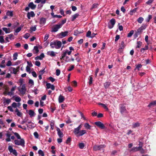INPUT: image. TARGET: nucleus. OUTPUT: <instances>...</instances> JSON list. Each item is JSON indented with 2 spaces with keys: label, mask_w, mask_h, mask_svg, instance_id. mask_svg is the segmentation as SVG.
<instances>
[{
  "label": "nucleus",
  "mask_w": 156,
  "mask_h": 156,
  "mask_svg": "<svg viewBox=\"0 0 156 156\" xmlns=\"http://www.w3.org/2000/svg\"><path fill=\"white\" fill-rule=\"evenodd\" d=\"M6 15L10 17H12L13 15L12 11H8L6 13Z\"/></svg>",
  "instance_id": "35"
},
{
  "label": "nucleus",
  "mask_w": 156,
  "mask_h": 156,
  "mask_svg": "<svg viewBox=\"0 0 156 156\" xmlns=\"http://www.w3.org/2000/svg\"><path fill=\"white\" fill-rule=\"evenodd\" d=\"M143 143L141 142H139V147H133L132 149V151H140L141 153H144L146 152V151H145L142 148Z\"/></svg>",
  "instance_id": "2"
},
{
  "label": "nucleus",
  "mask_w": 156,
  "mask_h": 156,
  "mask_svg": "<svg viewBox=\"0 0 156 156\" xmlns=\"http://www.w3.org/2000/svg\"><path fill=\"white\" fill-rule=\"evenodd\" d=\"M110 23L108 24V27L109 29L112 28L115 23V21L114 19H112L110 20Z\"/></svg>",
  "instance_id": "10"
},
{
  "label": "nucleus",
  "mask_w": 156,
  "mask_h": 156,
  "mask_svg": "<svg viewBox=\"0 0 156 156\" xmlns=\"http://www.w3.org/2000/svg\"><path fill=\"white\" fill-rule=\"evenodd\" d=\"M61 60H63L65 61L66 62H69L70 61V59L68 56L66 55L64 56L63 58H62V55H61V57L60 58Z\"/></svg>",
  "instance_id": "26"
},
{
  "label": "nucleus",
  "mask_w": 156,
  "mask_h": 156,
  "mask_svg": "<svg viewBox=\"0 0 156 156\" xmlns=\"http://www.w3.org/2000/svg\"><path fill=\"white\" fill-rule=\"evenodd\" d=\"M110 82H106L104 84V86L105 88H108L110 84Z\"/></svg>",
  "instance_id": "43"
},
{
  "label": "nucleus",
  "mask_w": 156,
  "mask_h": 156,
  "mask_svg": "<svg viewBox=\"0 0 156 156\" xmlns=\"http://www.w3.org/2000/svg\"><path fill=\"white\" fill-rule=\"evenodd\" d=\"M137 8H136L131 10L129 12L130 15H133V13H135L137 11Z\"/></svg>",
  "instance_id": "36"
},
{
  "label": "nucleus",
  "mask_w": 156,
  "mask_h": 156,
  "mask_svg": "<svg viewBox=\"0 0 156 156\" xmlns=\"http://www.w3.org/2000/svg\"><path fill=\"white\" fill-rule=\"evenodd\" d=\"M93 81V78L91 76H90V79L89 81V85H91Z\"/></svg>",
  "instance_id": "63"
},
{
  "label": "nucleus",
  "mask_w": 156,
  "mask_h": 156,
  "mask_svg": "<svg viewBox=\"0 0 156 156\" xmlns=\"http://www.w3.org/2000/svg\"><path fill=\"white\" fill-rule=\"evenodd\" d=\"M62 45V42L60 41H54L50 43V46L52 48H60Z\"/></svg>",
  "instance_id": "1"
},
{
  "label": "nucleus",
  "mask_w": 156,
  "mask_h": 156,
  "mask_svg": "<svg viewBox=\"0 0 156 156\" xmlns=\"http://www.w3.org/2000/svg\"><path fill=\"white\" fill-rule=\"evenodd\" d=\"M18 56V54L16 53H15L13 55V60L15 61L17 59Z\"/></svg>",
  "instance_id": "48"
},
{
  "label": "nucleus",
  "mask_w": 156,
  "mask_h": 156,
  "mask_svg": "<svg viewBox=\"0 0 156 156\" xmlns=\"http://www.w3.org/2000/svg\"><path fill=\"white\" fill-rule=\"evenodd\" d=\"M46 86L47 88L48 89L51 88L52 90H54L55 89L54 86L53 85L51 84L50 83H47L46 84Z\"/></svg>",
  "instance_id": "21"
},
{
  "label": "nucleus",
  "mask_w": 156,
  "mask_h": 156,
  "mask_svg": "<svg viewBox=\"0 0 156 156\" xmlns=\"http://www.w3.org/2000/svg\"><path fill=\"white\" fill-rule=\"evenodd\" d=\"M15 112L16 113L17 115L19 117H21L22 116V113L20 112L17 108H16Z\"/></svg>",
  "instance_id": "27"
},
{
  "label": "nucleus",
  "mask_w": 156,
  "mask_h": 156,
  "mask_svg": "<svg viewBox=\"0 0 156 156\" xmlns=\"http://www.w3.org/2000/svg\"><path fill=\"white\" fill-rule=\"evenodd\" d=\"M57 133L58 135L60 138L62 137L63 136V134L62 132L58 128H57Z\"/></svg>",
  "instance_id": "22"
},
{
  "label": "nucleus",
  "mask_w": 156,
  "mask_h": 156,
  "mask_svg": "<svg viewBox=\"0 0 156 156\" xmlns=\"http://www.w3.org/2000/svg\"><path fill=\"white\" fill-rule=\"evenodd\" d=\"M35 16V14L33 11L28 12L27 14V16L29 19H30L31 17H33Z\"/></svg>",
  "instance_id": "15"
},
{
  "label": "nucleus",
  "mask_w": 156,
  "mask_h": 156,
  "mask_svg": "<svg viewBox=\"0 0 156 156\" xmlns=\"http://www.w3.org/2000/svg\"><path fill=\"white\" fill-rule=\"evenodd\" d=\"M46 21V20L45 18H42L40 19V23L41 25H43L45 23Z\"/></svg>",
  "instance_id": "31"
},
{
  "label": "nucleus",
  "mask_w": 156,
  "mask_h": 156,
  "mask_svg": "<svg viewBox=\"0 0 156 156\" xmlns=\"http://www.w3.org/2000/svg\"><path fill=\"white\" fill-rule=\"evenodd\" d=\"M14 134L18 139H21V138L20 136V135L18 133H14Z\"/></svg>",
  "instance_id": "53"
},
{
  "label": "nucleus",
  "mask_w": 156,
  "mask_h": 156,
  "mask_svg": "<svg viewBox=\"0 0 156 156\" xmlns=\"http://www.w3.org/2000/svg\"><path fill=\"white\" fill-rule=\"evenodd\" d=\"M30 34L27 33L24 35V37L25 39H27L30 36Z\"/></svg>",
  "instance_id": "55"
},
{
  "label": "nucleus",
  "mask_w": 156,
  "mask_h": 156,
  "mask_svg": "<svg viewBox=\"0 0 156 156\" xmlns=\"http://www.w3.org/2000/svg\"><path fill=\"white\" fill-rule=\"evenodd\" d=\"M95 124L101 129H104L105 128L104 124L101 122H95Z\"/></svg>",
  "instance_id": "12"
},
{
  "label": "nucleus",
  "mask_w": 156,
  "mask_h": 156,
  "mask_svg": "<svg viewBox=\"0 0 156 156\" xmlns=\"http://www.w3.org/2000/svg\"><path fill=\"white\" fill-rule=\"evenodd\" d=\"M64 97L62 95H60L58 98V101L59 103H61L64 100Z\"/></svg>",
  "instance_id": "30"
},
{
  "label": "nucleus",
  "mask_w": 156,
  "mask_h": 156,
  "mask_svg": "<svg viewBox=\"0 0 156 156\" xmlns=\"http://www.w3.org/2000/svg\"><path fill=\"white\" fill-rule=\"evenodd\" d=\"M28 113L31 117L34 116L35 115L34 112L32 110H30L28 111Z\"/></svg>",
  "instance_id": "29"
},
{
  "label": "nucleus",
  "mask_w": 156,
  "mask_h": 156,
  "mask_svg": "<svg viewBox=\"0 0 156 156\" xmlns=\"http://www.w3.org/2000/svg\"><path fill=\"white\" fill-rule=\"evenodd\" d=\"M37 26L35 25L34 26L31 27L30 28V31L31 32L34 31L36 30Z\"/></svg>",
  "instance_id": "39"
},
{
  "label": "nucleus",
  "mask_w": 156,
  "mask_h": 156,
  "mask_svg": "<svg viewBox=\"0 0 156 156\" xmlns=\"http://www.w3.org/2000/svg\"><path fill=\"white\" fill-rule=\"evenodd\" d=\"M26 70L27 72L29 73H31L30 68V67L28 66H27L26 68Z\"/></svg>",
  "instance_id": "58"
},
{
  "label": "nucleus",
  "mask_w": 156,
  "mask_h": 156,
  "mask_svg": "<svg viewBox=\"0 0 156 156\" xmlns=\"http://www.w3.org/2000/svg\"><path fill=\"white\" fill-rule=\"evenodd\" d=\"M79 146L80 148L82 149L84 147V144L83 143H80L79 144Z\"/></svg>",
  "instance_id": "52"
},
{
  "label": "nucleus",
  "mask_w": 156,
  "mask_h": 156,
  "mask_svg": "<svg viewBox=\"0 0 156 156\" xmlns=\"http://www.w3.org/2000/svg\"><path fill=\"white\" fill-rule=\"evenodd\" d=\"M61 25H59V23L54 25L52 28L51 32H56L61 27Z\"/></svg>",
  "instance_id": "5"
},
{
  "label": "nucleus",
  "mask_w": 156,
  "mask_h": 156,
  "mask_svg": "<svg viewBox=\"0 0 156 156\" xmlns=\"http://www.w3.org/2000/svg\"><path fill=\"white\" fill-rule=\"evenodd\" d=\"M8 149L10 153H12L14 155L16 156L17 155V153L15 149H13L12 146H9Z\"/></svg>",
  "instance_id": "6"
},
{
  "label": "nucleus",
  "mask_w": 156,
  "mask_h": 156,
  "mask_svg": "<svg viewBox=\"0 0 156 156\" xmlns=\"http://www.w3.org/2000/svg\"><path fill=\"white\" fill-rule=\"evenodd\" d=\"M147 27V25L143 24L137 30V33L139 34L143 32V31Z\"/></svg>",
  "instance_id": "9"
},
{
  "label": "nucleus",
  "mask_w": 156,
  "mask_h": 156,
  "mask_svg": "<svg viewBox=\"0 0 156 156\" xmlns=\"http://www.w3.org/2000/svg\"><path fill=\"white\" fill-rule=\"evenodd\" d=\"M152 18V16L151 15H148V17L146 19V21L148 22L150 21V20Z\"/></svg>",
  "instance_id": "46"
},
{
  "label": "nucleus",
  "mask_w": 156,
  "mask_h": 156,
  "mask_svg": "<svg viewBox=\"0 0 156 156\" xmlns=\"http://www.w3.org/2000/svg\"><path fill=\"white\" fill-rule=\"evenodd\" d=\"M34 101L31 100H29L27 101V104L29 105H32L33 104Z\"/></svg>",
  "instance_id": "59"
},
{
  "label": "nucleus",
  "mask_w": 156,
  "mask_h": 156,
  "mask_svg": "<svg viewBox=\"0 0 156 156\" xmlns=\"http://www.w3.org/2000/svg\"><path fill=\"white\" fill-rule=\"evenodd\" d=\"M144 19L142 17H140L137 20L138 22L140 23H141L144 21Z\"/></svg>",
  "instance_id": "44"
},
{
  "label": "nucleus",
  "mask_w": 156,
  "mask_h": 156,
  "mask_svg": "<svg viewBox=\"0 0 156 156\" xmlns=\"http://www.w3.org/2000/svg\"><path fill=\"white\" fill-rule=\"evenodd\" d=\"M78 13H76L72 16V21H74L78 16Z\"/></svg>",
  "instance_id": "40"
},
{
  "label": "nucleus",
  "mask_w": 156,
  "mask_h": 156,
  "mask_svg": "<svg viewBox=\"0 0 156 156\" xmlns=\"http://www.w3.org/2000/svg\"><path fill=\"white\" fill-rule=\"evenodd\" d=\"M38 154L41 155V156H44V152L41 150H40L38 151Z\"/></svg>",
  "instance_id": "50"
},
{
  "label": "nucleus",
  "mask_w": 156,
  "mask_h": 156,
  "mask_svg": "<svg viewBox=\"0 0 156 156\" xmlns=\"http://www.w3.org/2000/svg\"><path fill=\"white\" fill-rule=\"evenodd\" d=\"M87 133L86 130H81L80 131L79 137Z\"/></svg>",
  "instance_id": "32"
},
{
  "label": "nucleus",
  "mask_w": 156,
  "mask_h": 156,
  "mask_svg": "<svg viewBox=\"0 0 156 156\" xmlns=\"http://www.w3.org/2000/svg\"><path fill=\"white\" fill-rule=\"evenodd\" d=\"M5 42L4 37L3 36H0V43H3Z\"/></svg>",
  "instance_id": "54"
},
{
  "label": "nucleus",
  "mask_w": 156,
  "mask_h": 156,
  "mask_svg": "<svg viewBox=\"0 0 156 156\" xmlns=\"http://www.w3.org/2000/svg\"><path fill=\"white\" fill-rule=\"evenodd\" d=\"M28 6L32 9H34L36 5H34L33 2H30L28 5Z\"/></svg>",
  "instance_id": "23"
},
{
  "label": "nucleus",
  "mask_w": 156,
  "mask_h": 156,
  "mask_svg": "<svg viewBox=\"0 0 156 156\" xmlns=\"http://www.w3.org/2000/svg\"><path fill=\"white\" fill-rule=\"evenodd\" d=\"M11 102V100L9 99L6 98H3V103L4 105L9 104Z\"/></svg>",
  "instance_id": "16"
},
{
  "label": "nucleus",
  "mask_w": 156,
  "mask_h": 156,
  "mask_svg": "<svg viewBox=\"0 0 156 156\" xmlns=\"http://www.w3.org/2000/svg\"><path fill=\"white\" fill-rule=\"evenodd\" d=\"M140 123L138 122L134 123L133 124L132 126L133 128H135L139 126Z\"/></svg>",
  "instance_id": "42"
},
{
  "label": "nucleus",
  "mask_w": 156,
  "mask_h": 156,
  "mask_svg": "<svg viewBox=\"0 0 156 156\" xmlns=\"http://www.w3.org/2000/svg\"><path fill=\"white\" fill-rule=\"evenodd\" d=\"M98 6V4L97 3H94L93 4L91 7V9H93L94 8H96Z\"/></svg>",
  "instance_id": "56"
},
{
  "label": "nucleus",
  "mask_w": 156,
  "mask_h": 156,
  "mask_svg": "<svg viewBox=\"0 0 156 156\" xmlns=\"http://www.w3.org/2000/svg\"><path fill=\"white\" fill-rule=\"evenodd\" d=\"M142 44V43L140 41H138L137 42V45L136 48H140Z\"/></svg>",
  "instance_id": "47"
},
{
  "label": "nucleus",
  "mask_w": 156,
  "mask_h": 156,
  "mask_svg": "<svg viewBox=\"0 0 156 156\" xmlns=\"http://www.w3.org/2000/svg\"><path fill=\"white\" fill-rule=\"evenodd\" d=\"M125 45L124 44V42L123 41H122L121 42V45H120V48L121 49H122L124 48L125 47Z\"/></svg>",
  "instance_id": "49"
},
{
  "label": "nucleus",
  "mask_w": 156,
  "mask_h": 156,
  "mask_svg": "<svg viewBox=\"0 0 156 156\" xmlns=\"http://www.w3.org/2000/svg\"><path fill=\"white\" fill-rule=\"evenodd\" d=\"M133 34V30H131L130 32L128 34L127 37H131Z\"/></svg>",
  "instance_id": "60"
},
{
  "label": "nucleus",
  "mask_w": 156,
  "mask_h": 156,
  "mask_svg": "<svg viewBox=\"0 0 156 156\" xmlns=\"http://www.w3.org/2000/svg\"><path fill=\"white\" fill-rule=\"evenodd\" d=\"M23 27V26H21L18 27L14 30V34L15 35H17L18 33L21 30Z\"/></svg>",
  "instance_id": "19"
},
{
  "label": "nucleus",
  "mask_w": 156,
  "mask_h": 156,
  "mask_svg": "<svg viewBox=\"0 0 156 156\" xmlns=\"http://www.w3.org/2000/svg\"><path fill=\"white\" fill-rule=\"evenodd\" d=\"M39 52V50L37 46H34V53H37Z\"/></svg>",
  "instance_id": "45"
},
{
  "label": "nucleus",
  "mask_w": 156,
  "mask_h": 156,
  "mask_svg": "<svg viewBox=\"0 0 156 156\" xmlns=\"http://www.w3.org/2000/svg\"><path fill=\"white\" fill-rule=\"evenodd\" d=\"M9 70L10 71H12L13 72L12 73L14 74H16L19 70V67H18L16 68L14 67H11L9 68ZM11 73H12V72Z\"/></svg>",
  "instance_id": "8"
},
{
  "label": "nucleus",
  "mask_w": 156,
  "mask_h": 156,
  "mask_svg": "<svg viewBox=\"0 0 156 156\" xmlns=\"http://www.w3.org/2000/svg\"><path fill=\"white\" fill-rule=\"evenodd\" d=\"M16 86H15L13 87L11 89V91L9 92L8 93V94L10 96H12L14 94V91L16 89Z\"/></svg>",
  "instance_id": "18"
},
{
  "label": "nucleus",
  "mask_w": 156,
  "mask_h": 156,
  "mask_svg": "<svg viewBox=\"0 0 156 156\" xmlns=\"http://www.w3.org/2000/svg\"><path fill=\"white\" fill-rule=\"evenodd\" d=\"M84 126L86 129H91V126L87 123H85L84 124Z\"/></svg>",
  "instance_id": "34"
},
{
  "label": "nucleus",
  "mask_w": 156,
  "mask_h": 156,
  "mask_svg": "<svg viewBox=\"0 0 156 156\" xmlns=\"http://www.w3.org/2000/svg\"><path fill=\"white\" fill-rule=\"evenodd\" d=\"M44 57V54L43 53H42L40 55V56L36 57L35 58V59L36 60H37L38 59L41 60H42Z\"/></svg>",
  "instance_id": "24"
},
{
  "label": "nucleus",
  "mask_w": 156,
  "mask_h": 156,
  "mask_svg": "<svg viewBox=\"0 0 156 156\" xmlns=\"http://www.w3.org/2000/svg\"><path fill=\"white\" fill-rule=\"evenodd\" d=\"M91 32L90 31H88L86 34V36L87 37H91Z\"/></svg>",
  "instance_id": "57"
},
{
  "label": "nucleus",
  "mask_w": 156,
  "mask_h": 156,
  "mask_svg": "<svg viewBox=\"0 0 156 156\" xmlns=\"http://www.w3.org/2000/svg\"><path fill=\"white\" fill-rule=\"evenodd\" d=\"M105 146L104 145H102L100 146L95 145L94 147V151H97L98 150H100L101 148L105 147Z\"/></svg>",
  "instance_id": "17"
},
{
  "label": "nucleus",
  "mask_w": 156,
  "mask_h": 156,
  "mask_svg": "<svg viewBox=\"0 0 156 156\" xmlns=\"http://www.w3.org/2000/svg\"><path fill=\"white\" fill-rule=\"evenodd\" d=\"M12 65V63L11 62L10 60L8 61L6 63V66H9Z\"/></svg>",
  "instance_id": "62"
},
{
  "label": "nucleus",
  "mask_w": 156,
  "mask_h": 156,
  "mask_svg": "<svg viewBox=\"0 0 156 156\" xmlns=\"http://www.w3.org/2000/svg\"><path fill=\"white\" fill-rule=\"evenodd\" d=\"M15 112L16 113L17 115L19 117H21L22 116V113L20 112L17 108H16Z\"/></svg>",
  "instance_id": "28"
},
{
  "label": "nucleus",
  "mask_w": 156,
  "mask_h": 156,
  "mask_svg": "<svg viewBox=\"0 0 156 156\" xmlns=\"http://www.w3.org/2000/svg\"><path fill=\"white\" fill-rule=\"evenodd\" d=\"M68 33V31H66L63 32H62L61 33L58 34L57 36L59 38H62L67 35Z\"/></svg>",
  "instance_id": "7"
},
{
  "label": "nucleus",
  "mask_w": 156,
  "mask_h": 156,
  "mask_svg": "<svg viewBox=\"0 0 156 156\" xmlns=\"http://www.w3.org/2000/svg\"><path fill=\"white\" fill-rule=\"evenodd\" d=\"M2 29L6 34L9 33L10 32V29L9 28L3 27L2 28Z\"/></svg>",
  "instance_id": "33"
},
{
  "label": "nucleus",
  "mask_w": 156,
  "mask_h": 156,
  "mask_svg": "<svg viewBox=\"0 0 156 156\" xmlns=\"http://www.w3.org/2000/svg\"><path fill=\"white\" fill-rule=\"evenodd\" d=\"M156 105V100L150 103L148 105V106L149 107H151L152 106H153L154 105Z\"/></svg>",
  "instance_id": "37"
},
{
  "label": "nucleus",
  "mask_w": 156,
  "mask_h": 156,
  "mask_svg": "<svg viewBox=\"0 0 156 156\" xmlns=\"http://www.w3.org/2000/svg\"><path fill=\"white\" fill-rule=\"evenodd\" d=\"M14 100L17 102H20L21 101V98L19 96L14 97Z\"/></svg>",
  "instance_id": "38"
},
{
  "label": "nucleus",
  "mask_w": 156,
  "mask_h": 156,
  "mask_svg": "<svg viewBox=\"0 0 156 156\" xmlns=\"http://www.w3.org/2000/svg\"><path fill=\"white\" fill-rule=\"evenodd\" d=\"M19 91L22 94H24L26 91L25 85L23 84L22 86L19 89Z\"/></svg>",
  "instance_id": "11"
},
{
  "label": "nucleus",
  "mask_w": 156,
  "mask_h": 156,
  "mask_svg": "<svg viewBox=\"0 0 156 156\" xmlns=\"http://www.w3.org/2000/svg\"><path fill=\"white\" fill-rule=\"evenodd\" d=\"M29 84H31V86H33L34 85V81L31 79H30L29 80Z\"/></svg>",
  "instance_id": "61"
},
{
  "label": "nucleus",
  "mask_w": 156,
  "mask_h": 156,
  "mask_svg": "<svg viewBox=\"0 0 156 156\" xmlns=\"http://www.w3.org/2000/svg\"><path fill=\"white\" fill-rule=\"evenodd\" d=\"M99 104L101 105L106 110H108V108L105 105L102 103H100Z\"/></svg>",
  "instance_id": "51"
},
{
  "label": "nucleus",
  "mask_w": 156,
  "mask_h": 156,
  "mask_svg": "<svg viewBox=\"0 0 156 156\" xmlns=\"http://www.w3.org/2000/svg\"><path fill=\"white\" fill-rule=\"evenodd\" d=\"M148 49V45H146L145 46L144 48H142L140 50L141 52L142 53H144V50H147Z\"/></svg>",
  "instance_id": "41"
},
{
  "label": "nucleus",
  "mask_w": 156,
  "mask_h": 156,
  "mask_svg": "<svg viewBox=\"0 0 156 156\" xmlns=\"http://www.w3.org/2000/svg\"><path fill=\"white\" fill-rule=\"evenodd\" d=\"M80 131V129H78L77 128H76L74 129V133L76 136L77 137H79V134Z\"/></svg>",
  "instance_id": "25"
},
{
  "label": "nucleus",
  "mask_w": 156,
  "mask_h": 156,
  "mask_svg": "<svg viewBox=\"0 0 156 156\" xmlns=\"http://www.w3.org/2000/svg\"><path fill=\"white\" fill-rule=\"evenodd\" d=\"M15 144L17 145H20L23 147L24 146L25 141L23 139H20V140H15L14 141Z\"/></svg>",
  "instance_id": "3"
},
{
  "label": "nucleus",
  "mask_w": 156,
  "mask_h": 156,
  "mask_svg": "<svg viewBox=\"0 0 156 156\" xmlns=\"http://www.w3.org/2000/svg\"><path fill=\"white\" fill-rule=\"evenodd\" d=\"M57 53L53 51H48L47 52V55L51 57H55L56 56Z\"/></svg>",
  "instance_id": "20"
},
{
  "label": "nucleus",
  "mask_w": 156,
  "mask_h": 156,
  "mask_svg": "<svg viewBox=\"0 0 156 156\" xmlns=\"http://www.w3.org/2000/svg\"><path fill=\"white\" fill-rule=\"evenodd\" d=\"M34 136L36 138H38L39 137V135L37 132H35L34 133Z\"/></svg>",
  "instance_id": "64"
},
{
  "label": "nucleus",
  "mask_w": 156,
  "mask_h": 156,
  "mask_svg": "<svg viewBox=\"0 0 156 156\" xmlns=\"http://www.w3.org/2000/svg\"><path fill=\"white\" fill-rule=\"evenodd\" d=\"M120 110L122 114L126 112V110L125 106L123 105H120Z\"/></svg>",
  "instance_id": "13"
},
{
  "label": "nucleus",
  "mask_w": 156,
  "mask_h": 156,
  "mask_svg": "<svg viewBox=\"0 0 156 156\" xmlns=\"http://www.w3.org/2000/svg\"><path fill=\"white\" fill-rule=\"evenodd\" d=\"M71 53V51H69L68 50H66L63 51L62 54V58H63L64 56H66L67 54L70 55Z\"/></svg>",
  "instance_id": "14"
},
{
  "label": "nucleus",
  "mask_w": 156,
  "mask_h": 156,
  "mask_svg": "<svg viewBox=\"0 0 156 156\" xmlns=\"http://www.w3.org/2000/svg\"><path fill=\"white\" fill-rule=\"evenodd\" d=\"M17 103L14 102L12 103L11 106H8L7 107V109L11 112H13L14 110L13 108H17Z\"/></svg>",
  "instance_id": "4"
}]
</instances>
